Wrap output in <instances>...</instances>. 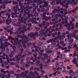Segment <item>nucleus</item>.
Returning a JSON list of instances; mask_svg holds the SVG:
<instances>
[{
    "mask_svg": "<svg viewBox=\"0 0 78 78\" xmlns=\"http://www.w3.org/2000/svg\"><path fill=\"white\" fill-rule=\"evenodd\" d=\"M31 1V5L33 6V7H35L36 6V3H37V5L38 6H39V5L42 4L43 3H44V7H47L48 6V4L46 2V0L42 1L41 0H33V1Z\"/></svg>",
    "mask_w": 78,
    "mask_h": 78,
    "instance_id": "nucleus-1",
    "label": "nucleus"
},
{
    "mask_svg": "<svg viewBox=\"0 0 78 78\" xmlns=\"http://www.w3.org/2000/svg\"><path fill=\"white\" fill-rule=\"evenodd\" d=\"M26 7H25V10H24V15H26V14H27L28 15L30 14V12L31 11V10L29 9L30 8V6L28 5H26Z\"/></svg>",
    "mask_w": 78,
    "mask_h": 78,
    "instance_id": "nucleus-2",
    "label": "nucleus"
},
{
    "mask_svg": "<svg viewBox=\"0 0 78 78\" xmlns=\"http://www.w3.org/2000/svg\"><path fill=\"white\" fill-rule=\"evenodd\" d=\"M23 37L25 38H23L22 39V44H23L24 43L27 44L28 42V41H30V38L29 37H27V36L26 35H24L23 36Z\"/></svg>",
    "mask_w": 78,
    "mask_h": 78,
    "instance_id": "nucleus-3",
    "label": "nucleus"
},
{
    "mask_svg": "<svg viewBox=\"0 0 78 78\" xmlns=\"http://www.w3.org/2000/svg\"><path fill=\"white\" fill-rule=\"evenodd\" d=\"M11 40H13L14 42V43L13 44V45H17L18 44H19V39L17 38L16 39L14 37H12Z\"/></svg>",
    "mask_w": 78,
    "mask_h": 78,
    "instance_id": "nucleus-4",
    "label": "nucleus"
},
{
    "mask_svg": "<svg viewBox=\"0 0 78 78\" xmlns=\"http://www.w3.org/2000/svg\"><path fill=\"white\" fill-rule=\"evenodd\" d=\"M58 38L60 39V41H61L65 38V36L63 35H61L60 34H58Z\"/></svg>",
    "mask_w": 78,
    "mask_h": 78,
    "instance_id": "nucleus-5",
    "label": "nucleus"
},
{
    "mask_svg": "<svg viewBox=\"0 0 78 78\" xmlns=\"http://www.w3.org/2000/svg\"><path fill=\"white\" fill-rule=\"evenodd\" d=\"M44 29H42L41 30H40V34H39V36H42L43 34L44 35L46 33L45 32H44Z\"/></svg>",
    "mask_w": 78,
    "mask_h": 78,
    "instance_id": "nucleus-6",
    "label": "nucleus"
},
{
    "mask_svg": "<svg viewBox=\"0 0 78 78\" xmlns=\"http://www.w3.org/2000/svg\"><path fill=\"white\" fill-rule=\"evenodd\" d=\"M2 0L0 1V4H1V6H2V8L3 9H5L6 8V6H5V3L4 2H2Z\"/></svg>",
    "mask_w": 78,
    "mask_h": 78,
    "instance_id": "nucleus-7",
    "label": "nucleus"
},
{
    "mask_svg": "<svg viewBox=\"0 0 78 78\" xmlns=\"http://www.w3.org/2000/svg\"><path fill=\"white\" fill-rule=\"evenodd\" d=\"M75 52L74 53V54H70L69 55V56H72V57H74V56H77V54L76 53V49L75 50Z\"/></svg>",
    "mask_w": 78,
    "mask_h": 78,
    "instance_id": "nucleus-8",
    "label": "nucleus"
},
{
    "mask_svg": "<svg viewBox=\"0 0 78 78\" xmlns=\"http://www.w3.org/2000/svg\"><path fill=\"white\" fill-rule=\"evenodd\" d=\"M66 0H63V1H62V2H61L60 3V5H62V7H64L65 6V5L64 4L65 3H66Z\"/></svg>",
    "mask_w": 78,
    "mask_h": 78,
    "instance_id": "nucleus-9",
    "label": "nucleus"
},
{
    "mask_svg": "<svg viewBox=\"0 0 78 78\" xmlns=\"http://www.w3.org/2000/svg\"><path fill=\"white\" fill-rule=\"evenodd\" d=\"M74 12H75V10H72L69 11V12H65V14H70L71 13Z\"/></svg>",
    "mask_w": 78,
    "mask_h": 78,
    "instance_id": "nucleus-10",
    "label": "nucleus"
},
{
    "mask_svg": "<svg viewBox=\"0 0 78 78\" xmlns=\"http://www.w3.org/2000/svg\"><path fill=\"white\" fill-rule=\"evenodd\" d=\"M74 12H75V10H72L69 11V12H65V14H70L71 13Z\"/></svg>",
    "mask_w": 78,
    "mask_h": 78,
    "instance_id": "nucleus-11",
    "label": "nucleus"
},
{
    "mask_svg": "<svg viewBox=\"0 0 78 78\" xmlns=\"http://www.w3.org/2000/svg\"><path fill=\"white\" fill-rule=\"evenodd\" d=\"M18 32L20 34H21L22 33H24V31L22 30V28L21 27H20L18 28Z\"/></svg>",
    "mask_w": 78,
    "mask_h": 78,
    "instance_id": "nucleus-12",
    "label": "nucleus"
},
{
    "mask_svg": "<svg viewBox=\"0 0 78 78\" xmlns=\"http://www.w3.org/2000/svg\"><path fill=\"white\" fill-rule=\"evenodd\" d=\"M66 2H67L68 3H69V4H71V5L73 4V3L75 2V0H69V1H67L66 0Z\"/></svg>",
    "mask_w": 78,
    "mask_h": 78,
    "instance_id": "nucleus-13",
    "label": "nucleus"
},
{
    "mask_svg": "<svg viewBox=\"0 0 78 78\" xmlns=\"http://www.w3.org/2000/svg\"><path fill=\"white\" fill-rule=\"evenodd\" d=\"M72 62L74 64H76L77 63V61H76V58H74L73 60H72Z\"/></svg>",
    "mask_w": 78,
    "mask_h": 78,
    "instance_id": "nucleus-14",
    "label": "nucleus"
},
{
    "mask_svg": "<svg viewBox=\"0 0 78 78\" xmlns=\"http://www.w3.org/2000/svg\"><path fill=\"white\" fill-rule=\"evenodd\" d=\"M28 35L29 36H30V37L31 38H33V37H34V36H35L34 32H31L30 34H28Z\"/></svg>",
    "mask_w": 78,
    "mask_h": 78,
    "instance_id": "nucleus-15",
    "label": "nucleus"
},
{
    "mask_svg": "<svg viewBox=\"0 0 78 78\" xmlns=\"http://www.w3.org/2000/svg\"><path fill=\"white\" fill-rule=\"evenodd\" d=\"M29 77L30 78H35V76H36L35 74H30V75H28Z\"/></svg>",
    "mask_w": 78,
    "mask_h": 78,
    "instance_id": "nucleus-16",
    "label": "nucleus"
},
{
    "mask_svg": "<svg viewBox=\"0 0 78 78\" xmlns=\"http://www.w3.org/2000/svg\"><path fill=\"white\" fill-rule=\"evenodd\" d=\"M20 10H23L24 11H25V7L24 6V5H23L20 7Z\"/></svg>",
    "mask_w": 78,
    "mask_h": 78,
    "instance_id": "nucleus-17",
    "label": "nucleus"
},
{
    "mask_svg": "<svg viewBox=\"0 0 78 78\" xmlns=\"http://www.w3.org/2000/svg\"><path fill=\"white\" fill-rule=\"evenodd\" d=\"M26 2H27H27H25L24 3V6H26V5H30V2H29V1H28V0H25Z\"/></svg>",
    "mask_w": 78,
    "mask_h": 78,
    "instance_id": "nucleus-18",
    "label": "nucleus"
},
{
    "mask_svg": "<svg viewBox=\"0 0 78 78\" xmlns=\"http://www.w3.org/2000/svg\"><path fill=\"white\" fill-rule=\"evenodd\" d=\"M3 29H4V30H5V32H7V31L9 32H10V30H8V28H7V27H3Z\"/></svg>",
    "mask_w": 78,
    "mask_h": 78,
    "instance_id": "nucleus-19",
    "label": "nucleus"
},
{
    "mask_svg": "<svg viewBox=\"0 0 78 78\" xmlns=\"http://www.w3.org/2000/svg\"><path fill=\"white\" fill-rule=\"evenodd\" d=\"M71 34L70 33H69L67 34L68 39H71V38H72Z\"/></svg>",
    "mask_w": 78,
    "mask_h": 78,
    "instance_id": "nucleus-20",
    "label": "nucleus"
},
{
    "mask_svg": "<svg viewBox=\"0 0 78 78\" xmlns=\"http://www.w3.org/2000/svg\"><path fill=\"white\" fill-rule=\"evenodd\" d=\"M50 42H51V44H52L53 45H54V43H55L54 38H53L52 39H50Z\"/></svg>",
    "mask_w": 78,
    "mask_h": 78,
    "instance_id": "nucleus-21",
    "label": "nucleus"
},
{
    "mask_svg": "<svg viewBox=\"0 0 78 78\" xmlns=\"http://www.w3.org/2000/svg\"><path fill=\"white\" fill-rule=\"evenodd\" d=\"M10 13L9 12H7L6 14H5V16H8V19H10V17H11V15H10Z\"/></svg>",
    "mask_w": 78,
    "mask_h": 78,
    "instance_id": "nucleus-22",
    "label": "nucleus"
},
{
    "mask_svg": "<svg viewBox=\"0 0 78 78\" xmlns=\"http://www.w3.org/2000/svg\"><path fill=\"white\" fill-rule=\"evenodd\" d=\"M12 9L13 11H14L15 12H16L17 10V9H16V7L15 6H13V7H12Z\"/></svg>",
    "mask_w": 78,
    "mask_h": 78,
    "instance_id": "nucleus-23",
    "label": "nucleus"
},
{
    "mask_svg": "<svg viewBox=\"0 0 78 78\" xmlns=\"http://www.w3.org/2000/svg\"><path fill=\"white\" fill-rule=\"evenodd\" d=\"M48 48H49L50 50H51V49H53V46H52L51 45H48Z\"/></svg>",
    "mask_w": 78,
    "mask_h": 78,
    "instance_id": "nucleus-24",
    "label": "nucleus"
},
{
    "mask_svg": "<svg viewBox=\"0 0 78 78\" xmlns=\"http://www.w3.org/2000/svg\"><path fill=\"white\" fill-rule=\"evenodd\" d=\"M39 39L40 40H45L46 39L44 36H41L39 37Z\"/></svg>",
    "mask_w": 78,
    "mask_h": 78,
    "instance_id": "nucleus-25",
    "label": "nucleus"
},
{
    "mask_svg": "<svg viewBox=\"0 0 78 78\" xmlns=\"http://www.w3.org/2000/svg\"><path fill=\"white\" fill-rule=\"evenodd\" d=\"M63 62H59L58 65L59 66H62L63 65Z\"/></svg>",
    "mask_w": 78,
    "mask_h": 78,
    "instance_id": "nucleus-26",
    "label": "nucleus"
},
{
    "mask_svg": "<svg viewBox=\"0 0 78 78\" xmlns=\"http://www.w3.org/2000/svg\"><path fill=\"white\" fill-rule=\"evenodd\" d=\"M21 2H23V0H20V2H19V5L20 6V7L22 6V4L21 3Z\"/></svg>",
    "mask_w": 78,
    "mask_h": 78,
    "instance_id": "nucleus-27",
    "label": "nucleus"
},
{
    "mask_svg": "<svg viewBox=\"0 0 78 78\" xmlns=\"http://www.w3.org/2000/svg\"><path fill=\"white\" fill-rule=\"evenodd\" d=\"M73 47L74 48H76V49H78V45H77V44H75L73 45Z\"/></svg>",
    "mask_w": 78,
    "mask_h": 78,
    "instance_id": "nucleus-28",
    "label": "nucleus"
},
{
    "mask_svg": "<svg viewBox=\"0 0 78 78\" xmlns=\"http://www.w3.org/2000/svg\"><path fill=\"white\" fill-rule=\"evenodd\" d=\"M62 1H63V0H58V1H56V4H58L59 3L60 4V3L61 2H62Z\"/></svg>",
    "mask_w": 78,
    "mask_h": 78,
    "instance_id": "nucleus-29",
    "label": "nucleus"
},
{
    "mask_svg": "<svg viewBox=\"0 0 78 78\" xmlns=\"http://www.w3.org/2000/svg\"><path fill=\"white\" fill-rule=\"evenodd\" d=\"M1 46H0V48H2V47H3V46H5V43H1Z\"/></svg>",
    "mask_w": 78,
    "mask_h": 78,
    "instance_id": "nucleus-30",
    "label": "nucleus"
},
{
    "mask_svg": "<svg viewBox=\"0 0 78 78\" xmlns=\"http://www.w3.org/2000/svg\"><path fill=\"white\" fill-rule=\"evenodd\" d=\"M13 5H18V2L13 1Z\"/></svg>",
    "mask_w": 78,
    "mask_h": 78,
    "instance_id": "nucleus-31",
    "label": "nucleus"
},
{
    "mask_svg": "<svg viewBox=\"0 0 78 78\" xmlns=\"http://www.w3.org/2000/svg\"><path fill=\"white\" fill-rule=\"evenodd\" d=\"M71 26H72V27H71V29H72V30L74 29V28H75V27H74V23H73V24H72Z\"/></svg>",
    "mask_w": 78,
    "mask_h": 78,
    "instance_id": "nucleus-32",
    "label": "nucleus"
},
{
    "mask_svg": "<svg viewBox=\"0 0 78 78\" xmlns=\"http://www.w3.org/2000/svg\"><path fill=\"white\" fill-rule=\"evenodd\" d=\"M63 11H64L65 12H64V14H65V12H69V11H68V10H67V9H66V8H65L63 9Z\"/></svg>",
    "mask_w": 78,
    "mask_h": 78,
    "instance_id": "nucleus-33",
    "label": "nucleus"
},
{
    "mask_svg": "<svg viewBox=\"0 0 78 78\" xmlns=\"http://www.w3.org/2000/svg\"><path fill=\"white\" fill-rule=\"evenodd\" d=\"M24 21H27V19H28V17L27 16H24Z\"/></svg>",
    "mask_w": 78,
    "mask_h": 78,
    "instance_id": "nucleus-34",
    "label": "nucleus"
},
{
    "mask_svg": "<svg viewBox=\"0 0 78 78\" xmlns=\"http://www.w3.org/2000/svg\"><path fill=\"white\" fill-rule=\"evenodd\" d=\"M16 60H17L16 62L18 64H19V61L20 60V58H18L16 59Z\"/></svg>",
    "mask_w": 78,
    "mask_h": 78,
    "instance_id": "nucleus-35",
    "label": "nucleus"
},
{
    "mask_svg": "<svg viewBox=\"0 0 78 78\" xmlns=\"http://www.w3.org/2000/svg\"><path fill=\"white\" fill-rule=\"evenodd\" d=\"M72 67H73L72 65H69V66H68L67 67V68L68 69H71V68H72Z\"/></svg>",
    "mask_w": 78,
    "mask_h": 78,
    "instance_id": "nucleus-36",
    "label": "nucleus"
},
{
    "mask_svg": "<svg viewBox=\"0 0 78 78\" xmlns=\"http://www.w3.org/2000/svg\"><path fill=\"white\" fill-rule=\"evenodd\" d=\"M34 74H35V73H34L32 71H31L30 72V73H29L28 75H34Z\"/></svg>",
    "mask_w": 78,
    "mask_h": 78,
    "instance_id": "nucleus-37",
    "label": "nucleus"
},
{
    "mask_svg": "<svg viewBox=\"0 0 78 78\" xmlns=\"http://www.w3.org/2000/svg\"><path fill=\"white\" fill-rule=\"evenodd\" d=\"M52 2H51V5H53L54 3H55V2H56L57 0L52 1Z\"/></svg>",
    "mask_w": 78,
    "mask_h": 78,
    "instance_id": "nucleus-38",
    "label": "nucleus"
},
{
    "mask_svg": "<svg viewBox=\"0 0 78 78\" xmlns=\"http://www.w3.org/2000/svg\"><path fill=\"white\" fill-rule=\"evenodd\" d=\"M22 29V31H24V32L25 31H27V29H25V27H23Z\"/></svg>",
    "mask_w": 78,
    "mask_h": 78,
    "instance_id": "nucleus-39",
    "label": "nucleus"
},
{
    "mask_svg": "<svg viewBox=\"0 0 78 78\" xmlns=\"http://www.w3.org/2000/svg\"><path fill=\"white\" fill-rule=\"evenodd\" d=\"M8 42H5L4 43V44H5V46L6 47H8Z\"/></svg>",
    "mask_w": 78,
    "mask_h": 78,
    "instance_id": "nucleus-40",
    "label": "nucleus"
},
{
    "mask_svg": "<svg viewBox=\"0 0 78 78\" xmlns=\"http://www.w3.org/2000/svg\"><path fill=\"white\" fill-rule=\"evenodd\" d=\"M70 34H71V35L72 37H76V35L73 34L72 33H70Z\"/></svg>",
    "mask_w": 78,
    "mask_h": 78,
    "instance_id": "nucleus-41",
    "label": "nucleus"
},
{
    "mask_svg": "<svg viewBox=\"0 0 78 78\" xmlns=\"http://www.w3.org/2000/svg\"><path fill=\"white\" fill-rule=\"evenodd\" d=\"M10 73L11 74H14V72L13 70H11L10 72Z\"/></svg>",
    "mask_w": 78,
    "mask_h": 78,
    "instance_id": "nucleus-42",
    "label": "nucleus"
},
{
    "mask_svg": "<svg viewBox=\"0 0 78 78\" xmlns=\"http://www.w3.org/2000/svg\"><path fill=\"white\" fill-rule=\"evenodd\" d=\"M24 19V18L23 17H22L21 18H19L18 19V21H20L21 20H23Z\"/></svg>",
    "mask_w": 78,
    "mask_h": 78,
    "instance_id": "nucleus-43",
    "label": "nucleus"
},
{
    "mask_svg": "<svg viewBox=\"0 0 78 78\" xmlns=\"http://www.w3.org/2000/svg\"><path fill=\"white\" fill-rule=\"evenodd\" d=\"M14 46H13L12 47V48L13 50H15V49H16V46L17 47V46H18V44L17 45H14Z\"/></svg>",
    "mask_w": 78,
    "mask_h": 78,
    "instance_id": "nucleus-44",
    "label": "nucleus"
},
{
    "mask_svg": "<svg viewBox=\"0 0 78 78\" xmlns=\"http://www.w3.org/2000/svg\"><path fill=\"white\" fill-rule=\"evenodd\" d=\"M18 50H21V51H23V48H18Z\"/></svg>",
    "mask_w": 78,
    "mask_h": 78,
    "instance_id": "nucleus-45",
    "label": "nucleus"
},
{
    "mask_svg": "<svg viewBox=\"0 0 78 78\" xmlns=\"http://www.w3.org/2000/svg\"><path fill=\"white\" fill-rule=\"evenodd\" d=\"M34 36H38V32H35L34 33Z\"/></svg>",
    "mask_w": 78,
    "mask_h": 78,
    "instance_id": "nucleus-46",
    "label": "nucleus"
},
{
    "mask_svg": "<svg viewBox=\"0 0 78 78\" xmlns=\"http://www.w3.org/2000/svg\"><path fill=\"white\" fill-rule=\"evenodd\" d=\"M2 48V51H5V47H2V48Z\"/></svg>",
    "mask_w": 78,
    "mask_h": 78,
    "instance_id": "nucleus-47",
    "label": "nucleus"
},
{
    "mask_svg": "<svg viewBox=\"0 0 78 78\" xmlns=\"http://www.w3.org/2000/svg\"><path fill=\"white\" fill-rule=\"evenodd\" d=\"M43 55L44 56V58H47V57L48 56L47 54L45 53L43 54Z\"/></svg>",
    "mask_w": 78,
    "mask_h": 78,
    "instance_id": "nucleus-48",
    "label": "nucleus"
},
{
    "mask_svg": "<svg viewBox=\"0 0 78 78\" xmlns=\"http://www.w3.org/2000/svg\"><path fill=\"white\" fill-rule=\"evenodd\" d=\"M58 23V20H56L55 21V22H53V23H54V24H56V23Z\"/></svg>",
    "mask_w": 78,
    "mask_h": 78,
    "instance_id": "nucleus-49",
    "label": "nucleus"
},
{
    "mask_svg": "<svg viewBox=\"0 0 78 78\" xmlns=\"http://www.w3.org/2000/svg\"><path fill=\"white\" fill-rule=\"evenodd\" d=\"M73 72H74L73 71L72 69H71L69 71V74H70V73H73Z\"/></svg>",
    "mask_w": 78,
    "mask_h": 78,
    "instance_id": "nucleus-50",
    "label": "nucleus"
},
{
    "mask_svg": "<svg viewBox=\"0 0 78 78\" xmlns=\"http://www.w3.org/2000/svg\"><path fill=\"white\" fill-rule=\"evenodd\" d=\"M60 7L58 6L57 7V11L58 12H59V11H60Z\"/></svg>",
    "mask_w": 78,
    "mask_h": 78,
    "instance_id": "nucleus-51",
    "label": "nucleus"
},
{
    "mask_svg": "<svg viewBox=\"0 0 78 78\" xmlns=\"http://www.w3.org/2000/svg\"><path fill=\"white\" fill-rule=\"evenodd\" d=\"M46 53H48L49 51H50V49L48 48H46Z\"/></svg>",
    "mask_w": 78,
    "mask_h": 78,
    "instance_id": "nucleus-52",
    "label": "nucleus"
},
{
    "mask_svg": "<svg viewBox=\"0 0 78 78\" xmlns=\"http://www.w3.org/2000/svg\"><path fill=\"white\" fill-rule=\"evenodd\" d=\"M69 42L71 43L73 42V39H70L69 41Z\"/></svg>",
    "mask_w": 78,
    "mask_h": 78,
    "instance_id": "nucleus-53",
    "label": "nucleus"
},
{
    "mask_svg": "<svg viewBox=\"0 0 78 78\" xmlns=\"http://www.w3.org/2000/svg\"><path fill=\"white\" fill-rule=\"evenodd\" d=\"M75 28H78V23H76Z\"/></svg>",
    "mask_w": 78,
    "mask_h": 78,
    "instance_id": "nucleus-54",
    "label": "nucleus"
},
{
    "mask_svg": "<svg viewBox=\"0 0 78 78\" xmlns=\"http://www.w3.org/2000/svg\"><path fill=\"white\" fill-rule=\"evenodd\" d=\"M56 67H58V62L57 61L56 62Z\"/></svg>",
    "mask_w": 78,
    "mask_h": 78,
    "instance_id": "nucleus-55",
    "label": "nucleus"
},
{
    "mask_svg": "<svg viewBox=\"0 0 78 78\" xmlns=\"http://www.w3.org/2000/svg\"><path fill=\"white\" fill-rule=\"evenodd\" d=\"M47 60H50V56H47Z\"/></svg>",
    "mask_w": 78,
    "mask_h": 78,
    "instance_id": "nucleus-56",
    "label": "nucleus"
},
{
    "mask_svg": "<svg viewBox=\"0 0 78 78\" xmlns=\"http://www.w3.org/2000/svg\"><path fill=\"white\" fill-rule=\"evenodd\" d=\"M53 7L54 8H56L57 7V5L56 4H54L53 5Z\"/></svg>",
    "mask_w": 78,
    "mask_h": 78,
    "instance_id": "nucleus-57",
    "label": "nucleus"
},
{
    "mask_svg": "<svg viewBox=\"0 0 78 78\" xmlns=\"http://www.w3.org/2000/svg\"><path fill=\"white\" fill-rule=\"evenodd\" d=\"M53 75V73L50 74V75H49V77H51V76H52Z\"/></svg>",
    "mask_w": 78,
    "mask_h": 78,
    "instance_id": "nucleus-58",
    "label": "nucleus"
},
{
    "mask_svg": "<svg viewBox=\"0 0 78 78\" xmlns=\"http://www.w3.org/2000/svg\"><path fill=\"white\" fill-rule=\"evenodd\" d=\"M26 55V54H23L21 56V58H23V57H24V56H25Z\"/></svg>",
    "mask_w": 78,
    "mask_h": 78,
    "instance_id": "nucleus-59",
    "label": "nucleus"
},
{
    "mask_svg": "<svg viewBox=\"0 0 78 78\" xmlns=\"http://www.w3.org/2000/svg\"><path fill=\"white\" fill-rule=\"evenodd\" d=\"M15 57V59H18V58H19V56L18 55H16Z\"/></svg>",
    "mask_w": 78,
    "mask_h": 78,
    "instance_id": "nucleus-60",
    "label": "nucleus"
},
{
    "mask_svg": "<svg viewBox=\"0 0 78 78\" xmlns=\"http://www.w3.org/2000/svg\"><path fill=\"white\" fill-rule=\"evenodd\" d=\"M71 75H72V76H73L74 75V72H73V73H71L69 74Z\"/></svg>",
    "mask_w": 78,
    "mask_h": 78,
    "instance_id": "nucleus-61",
    "label": "nucleus"
},
{
    "mask_svg": "<svg viewBox=\"0 0 78 78\" xmlns=\"http://www.w3.org/2000/svg\"><path fill=\"white\" fill-rule=\"evenodd\" d=\"M72 45H73V43L71 42L69 43V46H72Z\"/></svg>",
    "mask_w": 78,
    "mask_h": 78,
    "instance_id": "nucleus-62",
    "label": "nucleus"
},
{
    "mask_svg": "<svg viewBox=\"0 0 78 78\" xmlns=\"http://www.w3.org/2000/svg\"><path fill=\"white\" fill-rule=\"evenodd\" d=\"M46 17V16H45V15H43V19H44Z\"/></svg>",
    "mask_w": 78,
    "mask_h": 78,
    "instance_id": "nucleus-63",
    "label": "nucleus"
},
{
    "mask_svg": "<svg viewBox=\"0 0 78 78\" xmlns=\"http://www.w3.org/2000/svg\"><path fill=\"white\" fill-rule=\"evenodd\" d=\"M35 78H41V76H35Z\"/></svg>",
    "mask_w": 78,
    "mask_h": 78,
    "instance_id": "nucleus-64",
    "label": "nucleus"
}]
</instances>
